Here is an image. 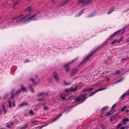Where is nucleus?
<instances>
[{"label":"nucleus","mask_w":129,"mask_h":129,"mask_svg":"<svg viewBox=\"0 0 129 129\" xmlns=\"http://www.w3.org/2000/svg\"><path fill=\"white\" fill-rule=\"evenodd\" d=\"M37 14H36L29 16L24 20L23 22V23L25 24L31 21L37 20L38 19L37 16Z\"/></svg>","instance_id":"f257e3e1"},{"label":"nucleus","mask_w":129,"mask_h":129,"mask_svg":"<svg viewBox=\"0 0 129 129\" xmlns=\"http://www.w3.org/2000/svg\"><path fill=\"white\" fill-rule=\"evenodd\" d=\"M87 95V94H84L79 95L78 97L75 99V102H80L79 103L83 102L87 99L86 97Z\"/></svg>","instance_id":"f03ea898"},{"label":"nucleus","mask_w":129,"mask_h":129,"mask_svg":"<svg viewBox=\"0 0 129 129\" xmlns=\"http://www.w3.org/2000/svg\"><path fill=\"white\" fill-rule=\"evenodd\" d=\"M98 48H95L91 52V53L87 56L86 58L83 60L80 64H83L87 61L93 55L94 53H95L97 51Z\"/></svg>","instance_id":"7ed1b4c3"},{"label":"nucleus","mask_w":129,"mask_h":129,"mask_svg":"<svg viewBox=\"0 0 129 129\" xmlns=\"http://www.w3.org/2000/svg\"><path fill=\"white\" fill-rule=\"evenodd\" d=\"M29 15L24 16L23 15H21L18 17H15L13 19V20H16V22L18 23L20 21L23 20L24 19L26 18Z\"/></svg>","instance_id":"20e7f679"},{"label":"nucleus","mask_w":129,"mask_h":129,"mask_svg":"<svg viewBox=\"0 0 129 129\" xmlns=\"http://www.w3.org/2000/svg\"><path fill=\"white\" fill-rule=\"evenodd\" d=\"M92 0H79L77 3L78 4L80 3H82L83 4H89L91 2Z\"/></svg>","instance_id":"39448f33"},{"label":"nucleus","mask_w":129,"mask_h":129,"mask_svg":"<svg viewBox=\"0 0 129 129\" xmlns=\"http://www.w3.org/2000/svg\"><path fill=\"white\" fill-rule=\"evenodd\" d=\"M125 27H124L123 28L121 29L120 30H118L117 31L115 32L112 35L110 36L109 38V39L110 40L112 39L113 37L115 36V35H116L118 34H119L122 30H123L125 29Z\"/></svg>","instance_id":"423d86ee"},{"label":"nucleus","mask_w":129,"mask_h":129,"mask_svg":"<svg viewBox=\"0 0 129 129\" xmlns=\"http://www.w3.org/2000/svg\"><path fill=\"white\" fill-rule=\"evenodd\" d=\"M49 94L48 93L43 92L42 93H40L37 95V96L38 97L44 96Z\"/></svg>","instance_id":"0eeeda50"},{"label":"nucleus","mask_w":129,"mask_h":129,"mask_svg":"<svg viewBox=\"0 0 129 129\" xmlns=\"http://www.w3.org/2000/svg\"><path fill=\"white\" fill-rule=\"evenodd\" d=\"M78 70L77 68H74L71 71V73L72 75H74L77 73Z\"/></svg>","instance_id":"6e6552de"},{"label":"nucleus","mask_w":129,"mask_h":129,"mask_svg":"<svg viewBox=\"0 0 129 129\" xmlns=\"http://www.w3.org/2000/svg\"><path fill=\"white\" fill-rule=\"evenodd\" d=\"M85 9H83L79 13L76 14L75 15V17H78L80 16L81 15L83 14L84 13V11Z\"/></svg>","instance_id":"1a4fd4ad"},{"label":"nucleus","mask_w":129,"mask_h":129,"mask_svg":"<svg viewBox=\"0 0 129 129\" xmlns=\"http://www.w3.org/2000/svg\"><path fill=\"white\" fill-rule=\"evenodd\" d=\"M53 75L55 80L57 81H58L59 80V79L57 76V73L56 72H53Z\"/></svg>","instance_id":"9d476101"},{"label":"nucleus","mask_w":129,"mask_h":129,"mask_svg":"<svg viewBox=\"0 0 129 129\" xmlns=\"http://www.w3.org/2000/svg\"><path fill=\"white\" fill-rule=\"evenodd\" d=\"M76 60V59H74V60H72L70 62L65 64L64 66V67H68V66L70 65L71 64H72L73 62H74Z\"/></svg>","instance_id":"9b49d317"},{"label":"nucleus","mask_w":129,"mask_h":129,"mask_svg":"<svg viewBox=\"0 0 129 129\" xmlns=\"http://www.w3.org/2000/svg\"><path fill=\"white\" fill-rule=\"evenodd\" d=\"M28 105V103L26 102H23L18 105V106L20 107L23 106H26Z\"/></svg>","instance_id":"f8f14e48"},{"label":"nucleus","mask_w":129,"mask_h":129,"mask_svg":"<svg viewBox=\"0 0 129 129\" xmlns=\"http://www.w3.org/2000/svg\"><path fill=\"white\" fill-rule=\"evenodd\" d=\"M129 92L128 91L127 92L123 93V94L120 97V99H121L124 98L126 95H129V94H128Z\"/></svg>","instance_id":"ddd939ff"},{"label":"nucleus","mask_w":129,"mask_h":129,"mask_svg":"<svg viewBox=\"0 0 129 129\" xmlns=\"http://www.w3.org/2000/svg\"><path fill=\"white\" fill-rule=\"evenodd\" d=\"M117 117V115L116 114H115L111 117L110 119V120L111 121H114L116 118Z\"/></svg>","instance_id":"4468645a"},{"label":"nucleus","mask_w":129,"mask_h":129,"mask_svg":"<svg viewBox=\"0 0 129 129\" xmlns=\"http://www.w3.org/2000/svg\"><path fill=\"white\" fill-rule=\"evenodd\" d=\"M129 121V119L127 118H125L124 119L122 120L123 124L124 125L126 124V122H128Z\"/></svg>","instance_id":"2eb2a0df"},{"label":"nucleus","mask_w":129,"mask_h":129,"mask_svg":"<svg viewBox=\"0 0 129 129\" xmlns=\"http://www.w3.org/2000/svg\"><path fill=\"white\" fill-rule=\"evenodd\" d=\"M108 39H107L105 42L102 43L101 44V46L102 47L103 46L106 45L108 43Z\"/></svg>","instance_id":"dca6fc26"},{"label":"nucleus","mask_w":129,"mask_h":129,"mask_svg":"<svg viewBox=\"0 0 129 129\" xmlns=\"http://www.w3.org/2000/svg\"><path fill=\"white\" fill-rule=\"evenodd\" d=\"M28 126V124L27 123L25 124L23 126L20 128L19 129H25Z\"/></svg>","instance_id":"f3484780"},{"label":"nucleus","mask_w":129,"mask_h":129,"mask_svg":"<svg viewBox=\"0 0 129 129\" xmlns=\"http://www.w3.org/2000/svg\"><path fill=\"white\" fill-rule=\"evenodd\" d=\"M96 14L95 13H92L91 14L89 15H88L87 17V18H89L90 17H92L94 16Z\"/></svg>","instance_id":"a211bd4d"},{"label":"nucleus","mask_w":129,"mask_h":129,"mask_svg":"<svg viewBox=\"0 0 129 129\" xmlns=\"http://www.w3.org/2000/svg\"><path fill=\"white\" fill-rule=\"evenodd\" d=\"M21 90H22L24 92H26L27 91V89L22 85H21Z\"/></svg>","instance_id":"6ab92c4d"},{"label":"nucleus","mask_w":129,"mask_h":129,"mask_svg":"<svg viewBox=\"0 0 129 129\" xmlns=\"http://www.w3.org/2000/svg\"><path fill=\"white\" fill-rule=\"evenodd\" d=\"M29 87L30 91L34 93V89L32 88L31 85H29Z\"/></svg>","instance_id":"aec40b11"},{"label":"nucleus","mask_w":129,"mask_h":129,"mask_svg":"<svg viewBox=\"0 0 129 129\" xmlns=\"http://www.w3.org/2000/svg\"><path fill=\"white\" fill-rule=\"evenodd\" d=\"M2 109L3 110L4 112V113L5 114H6L7 112V111L6 110L5 108V106L4 105H3L2 107Z\"/></svg>","instance_id":"412c9836"},{"label":"nucleus","mask_w":129,"mask_h":129,"mask_svg":"<svg viewBox=\"0 0 129 129\" xmlns=\"http://www.w3.org/2000/svg\"><path fill=\"white\" fill-rule=\"evenodd\" d=\"M123 78H122L120 79H119V80H117L116 82H115L113 84H116L118 83H119L120 82L122 81V80H123Z\"/></svg>","instance_id":"4be33fe9"},{"label":"nucleus","mask_w":129,"mask_h":129,"mask_svg":"<svg viewBox=\"0 0 129 129\" xmlns=\"http://www.w3.org/2000/svg\"><path fill=\"white\" fill-rule=\"evenodd\" d=\"M21 92V89H19V90L17 91L15 93L14 95H19Z\"/></svg>","instance_id":"5701e85b"},{"label":"nucleus","mask_w":129,"mask_h":129,"mask_svg":"<svg viewBox=\"0 0 129 129\" xmlns=\"http://www.w3.org/2000/svg\"><path fill=\"white\" fill-rule=\"evenodd\" d=\"M106 89V88H105V87L100 88H99V89H97L96 90H95V91L96 92H97L98 91H101L103 90H104L105 89Z\"/></svg>","instance_id":"b1692460"},{"label":"nucleus","mask_w":129,"mask_h":129,"mask_svg":"<svg viewBox=\"0 0 129 129\" xmlns=\"http://www.w3.org/2000/svg\"><path fill=\"white\" fill-rule=\"evenodd\" d=\"M123 37H121L118 40L117 43H119L121 42L123 40Z\"/></svg>","instance_id":"393cba45"},{"label":"nucleus","mask_w":129,"mask_h":129,"mask_svg":"<svg viewBox=\"0 0 129 129\" xmlns=\"http://www.w3.org/2000/svg\"><path fill=\"white\" fill-rule=\"evenodd\" d=\"M29 80L30 81H32L33 83L35 85L37 84V82L35 81V80L33 79L30 78Z\"/></svg>","instance_id":"a878e982"},{"label":"nucleus","mask_w":129,"mask_h":129,"mask_svg":"<svg viewBox=\"0 0 129 129\" xmlns=\"http://www.w3.org/2000/svg\"><path fill=\"white\" fill-rule=\"evenodd\" d=\"M96 93V91L95 90L94 92H91L89 94V97L92 96L95 94Z\"/></svg>","instance_id":"bb28decb"},{"label":"nucleus","mask_w":129,"mask_h":129,"mask_svg":"<svg viewBox=\"0 0 129 129\" xmlns=\"http://www.w3.org/2000/svg\"><path fill=\"white\" fill-rule=\"evenodd\" d=\"M114 9H111L109 10L108 12L107 13V14L108 15H109L111 14L113 11Z\"/></svg>","instance_id":"cd10ccee"},{"label":"nucleus","mask_w":129,"mask_h":129,"mask_svg":"<svg viewBox=\"0 0 129 129\" xmlns=\"http://www.w3.org/2000/svg\"><path fill=\"white\" fill-rule=\"evenodd\" d=\"M109 108L108 106H106L104 107L102 109V111H104L108 109Z\"/></svg>","instance_id":"c85d7f7f"},{"label":"nucleus","mask_w":129,"mask_h":129,"mask_svg":"<svg viewBox=\"0 0 129 129\" xmlns=\"http://www.w3.org/2000/svg\"><path fill=\"white\" fill-rule=\"evenodd\" d=\"M15 3L14 4L13 6V7L14 8H15V6L16 5L18 4L19 3V0H15Z\"/></svg>","instance_id":"c756f323"},{"label":"nucleus","mask_w":129,"mask_h":129,"mask_svg":"<svg viewBox=\"0 0 129 129\" xmlns=\"http://www.w3.org/2000/svg\"><path fill=\"white\" fill-rule=\"evenodd\" d=\"M24 11H28L29 12H31L32 11L30 7H29L27 8V9Z\"/></svg>","instance_id":"7c9ffc66"},{"label":"nucleus","mask_w":129,"mask_h":129,"mask_svg":"<svg viewBox=\"0 0 129 129\" xmlns=\"http://www.w3.org/2000/svg\"><path fill=\"white\" fill-rule=\"evenodd\" d=\"M62 114H61V115H60V116H59L57 117H56V118H55V119H54L52 121H51V122L50 123H52V122H54V121H55L57 119H58L62 115Z\"/></svg>","instance_id":"2f4dec72"},{"label":"nucleus","mask_w":129,"mask_h":129,"mask_svg":"<svg viewBox=\"0 0 129 129\" xmlns=\"http://www.w3.org/2000/svg\"><path fill=\"white\" fill-rule=\"evenodd\" d=\"M118 42V40H114L113 42H112L111 43V45L114 44L116 43H117Z\"/></svg>","instance_id":"473e14b6"},{"label":"nucleus","mask_w":129,"mask_h":129,"mask_svg":"<svg viewBox=\"0 0 129 129\" xmlns=\"http://www.w3.org/2000/svg\"><path fill=\"white\" fill-rule=\"evenodd\" d=\"M116 106V104L115 103L112 107L111 109L112 110H113L115 108Z\"/></svg>","instance_id":"72a5a7b5"},{"label":"nucleus","mask_w":129,"mask_h":129,"mask_svg":"<svg viewBox=\"0 0 129 129\" xmlns=\"http://www.w3.org/2000/svg\"><path fill=\"white\" fill-rule=\"evenodd\" d=\"M42 105L44 107V109L45 110H46L47 109V107L45 106L44 104L43 103L42 104Z\"/></svg>","instance_id":"f704fd0d"},{"label":"nucleus","mask_w":129,"mask_h":129,"mask_svg":"<svg viewBox=\"0 0 129 129\" xmlns=\"http://www.w3.org/2000/svg\"><path fill=\"white\" fill-rule=\"evenodd\" d=\"M93 89V88H88V91L90 92L92 91Z\"/></svg>","instance_id":"c9c22d12"},{"label":"nucleus","mask_w":129,"mask_h":129,"mask_svg":"<svg viewBox=\"0 0 129 129\" xmlns=\"http://www.w3.org/2000/svg\"><path fill=\"white\" fill-rule=\"evenodd\" d=\"M30 61V60L28 59H26L24 61V63H27L28 62Z\"/></svg>","instance_id":"e433bc0d"},{"label":"nucleus","mask_w":129,"mask_h":129,"mask_svg":"<svg viewBox=\"0 0 129 129\" xmlns=\"http://www.w3.org/2000/svg\"><path fill=\"white\" fill-rule=\"evenodd\" d=\"M48 124L46 125H42L40 126V127L38 128V129H41V128H42L43 127H44L46 126Z\"/></svg>","instance_id":"4c0bfd02"},{"label":"nucleus","mask_w":129,"mask_h":129,"mask_svg":"<svg viewBox=\"0 0 129 129\" xmlns=\"http://www.w3.org/2000/svg\"><path fill=\"white\" fill-rule=\"evenodd\" d=\"M126 107V106H124L121 109V111L122 112H123L124 110V109Z\"/></svg>","instance_id":"58836bf2"},{"label":"nucleus","mask_w":129,"mask_h":129,"mask_svg":"<svg viewBox=\"0 0 129 129\" xmlns=\"http://www.w3.org/2000/svg\"><path fill=\"white\" fill-rule=\"evenodd\" d=\"M77 88L76 87L74 88L71 89H70V90L71 91H76L77 90Z\"/></svg>","instance_id":"ea45409f"},{"label":"nucleus","mask_w":129,"mask_h":129,"mask_svg":"<svg viewBox=\"0 0 129 129\" xmlns=\"http://www.w3.org/2000/svg\"><path fill=\"white\" fill-rule=\"evenodd\" d=\"M122 125V124L121 123H119L117 125V127L118 128H119Z\"/></svg>","instance_id":"a19ab883"},{"label":"nucleus","mask_w":129,"mask_h":129,"mask_svg":"<svg viewBox=\"0 0 129 129\" xmlns=\"http://www.w3.org/2000/svg\"><path fill=\"white\" fill-rule=\"evenodd\" d=\"M88 91V88H86L83 89V92H86Z\"/></svg>","instance_id":"79ce46f5"},{"label":"nucleus","mask_w":129,"mask_h":129,"mask_svg":"<svg viewBox=\"0 0 129 129\" xmlns=\"http://www.w3.org/2000/svg\"><path fill=\"white\" fill-rule=\"evenodd\" d=\"M9 103V107L10 108H11L12 107V106H11V102L10 101H8Z\"/></svg>","instance_id":"37998d69"},{"label":"nucleus","mask_w":129,"mask_h":129,"mask_svg":"<svg viewBox=\"0 0 129 129\" xmlns=\"http://www.w3.org/2000/svg\"><path fill=\"white\" fill-rule=\"evenodd\" d=\"M111 115V113H110L108 112L106 114L105 116H110Z\"/></svg>","instance_id":"c03bdc74"},{"label":"nucleus","mask_w":129,"mask_h":129,"mask_svg":"<svg viewBox=\"0 0 129 129\" xmlns=\"http://www.w3.org/2000/svg\"><path fill=\"white\" fill-rule=\"evenodd\" d=\"M29 113L31 114L32 115H33L34 114V113H33V110H30V111H29Z\"/></svg>","instance_id":"a18cd8bd"},{"label":"nucleus","mask_w":129,"mask_h":129,"mask_svg":"<svg viewBox=\"0 0 129 129\" xmlns=\"http://www.w3.org/2000/svg\"><path fill=\"white\" fill-rule=\"evenodd\" d=\"M69 1V0H67V1H64V2H63V4H62V5H63L64 4H66Z\"/></svg>","instance_id":"49530a36"},{"label":"nucleus","mask_w":129,"mask_h":129,"mask_svg":"<svg viewBox=\"0 0 129 129\" xmlns=\"http://www.w3.org/2000/svg\"><path fill=\"white\" fill-rule=\"evenodd\" d=\"M66 70V71H68L69 70V67H65Z\"/></svg>","instance_id":"de8ad7c7"},{"label":"nucleus","mask_w":129,"mask_h":129,"mask_svg":"<svg viewBox=\"0 0 129 129\" xmlns=\"http://www.w3.org/2000/svg\"><path fill=\"white\" fill-rule=\"evenodd\" d=\"M12 106L13 107H14L15 106V102L14 101H13L12 102Z\"/></svg>","instance_id":"09e8293b"},{"label":"nucleus","mask_w":129,"mask_h":129,"mask_svg":"<svg viewBox=\"0 0 129 129\" xmlns=\"http://www.w3.org/2000/svg\"><path fill=\"white\" fill-rule=\"evenodd\" d=\"M38 122V121L37 120H35V121H33L32 122H31V123H32V124H34V123H36L37 122Z\"/></svg>","instance_id":"8fccbe9b"},{"label":"nucleus","mask_w":129,"mask_h":129,"mask_svg":"<svg viewBox=\"0 0 129 129\" xmlns=\"http://www.w3.org/2000/svg\"><path fill=\"white\" fill-rule=\"evenodd\" d=\"M7 127H8V128H12V127L11 125L9 124H8L7 125Z\"/></svg>","instance_id":"3c124183"},{"label":"nucleus","mask_w":129,"mask_h":129,"mask_svg":"<svg viewBox=\"0 0 129 129\" xmlns=\"http://www.w3.org/2000/svg\"><path fill=\"white\" fill-rule=\"evenodd\" d=\"M43 100V99H38L37 101L39 102H41Z\"/></svg>","instance_id":"603ef678"},{"label":"nucleus","mask_w":129,"mask_h":129,"mask_svg":"<svg viewBox=\"0 0 129 129\" xmlns=\"http://www.w3.org/2000/svg\"><path fill=\"white\" fill-rule=\"evenodd\" d=\"M10 124L11 126H12V127H13L14 126V123L13 122H11Z\"/></svg>","instance_id":"864d4df0"},{"label":"nucleus","mask_w":129,"mask_h":129,"mask_svg":"<svg viewBox=\"0 0 129 129\" xmlns=\"http://www.w3.org/2000/svg\"><path fill=\"white\" fill-rule=\"evenodd\" d=\"M68 110L66 109L65 111H63V112L62 113H64V112L67 113V112H68Z\"/></svg>","instance_id":"5fc2aeb1"},{"label":"nucleus","mask_w":129,"mask_h":129,"mask_svg":"<svg viewBox=\"0 0 129 129\" xmlns=\"http://www.w3.org/2000/svg\"><path fill=\"white\" fill-rule=\"evenodd\" d=\"M120 71H118L115 73V74H118L120 73Z\"/></svg>","instance_id":"6e6d98bb"},{"label":"nucleus","mask_w":129,"mask_h":129,"mask_svg":"<svg viewBox=\"0 0 129 129\" xmlns=\"http://www.w3.org/2000/svg\"><path fill=\"white\" fill-rule=\"evenodd\" d=\"M125 33V31H123L120 34V35H122L123 34Z\"/></svg>","instance_id":"4d7b16f0"},{"label":"nucleus","mask_w":129,"mask_h":129,"mask_svg":"<svg viewBox=\"0 0 129 129\" xmlns=\"http://www.w3.org/2000/svg\"><path fill=\"white\" fill-rule=\"evenodd\" d=\"M61 98H62V100H66L65 98L64 97H63V96H62L61 97Z\"/></svg>","instance_id":"13d9d810"},{"label":"nucleus","mask_w":129,"mask_h":129,"mask_svg":"<svg viewBox=\"0 0 129 129\" xmlns=\"http://www.w3.org/2000/svg\"><path fill=\"white\" fill-rule=\"evenodd\" d=\"M65 84V85H68V83H67L65 81H64L63 82Z\"/></svg>","instance_id":"bf43d9fd"},{"label":"nucleus","mask_w":129,"mask_h":129,"mask_svg":"<svg viewBox=\"0 0 129 129\" xmlns=\"http://www.w3.org/2000/svg\"><path fill=\"white\" fill-rule=\"evenodd\" d=\"M64 91H65L66 92H68L69 91V90L67 89H64Z\"/></svg>","instance_id":"052dcab7"},{"label":"nucleus","mask_w":129,"mask_h":129,"mask_svg":"<svg viewBox=\"0 0 129 129\" xmlns=\"http://www.w3.org/2000/svg\"><path fill=\"white\" fill-rule=\"evenodd\" d=\"M125 127V129H127L128 128V126H126L125 127Z\"/></svg>","instance_id":"680f3d73"},{"label":"nucleus","mask_w":129,"mask_h":129,"mask_svg":"<svg viewBox=\"0 0 129 129\" xmlns=\"http://www.w3.org/2000/svg\"><path fill=\"white\" fill-rule=\"evenodd\" d=\"M126 59H125V58H124V59H122L121 60V61H124V60H126Z\"/></svg>","instance_id":"e2e57ef3"},{"label":"nucleus","mask_w":129,"mask_h":129,"mask_svg":"<svg viewBox=\"0 0 129 129\" xmlns=\"http://www.w3.org/2000/svg\"><path fill=\"white\" fill-rule=\"evenodd\" d=\"M126 42L127 44H128L129 43V40L127 41Z\"/></svg>","instance_id":"0e129e2a"},{"label":"nucleus","mask_w":129,"mask_h":129,"mask_svg":"<svg viewBox=\"0 0 129 129\" xmlns=\"http://www.w3.org/2000/svg\"><path fill=\"white\" fill-rule=\"evenodd\" d=\"M125 128V127H121V128H120V129H124Z\"/></svg>","instance_id":"69168bd1"},{"label":"nucleus","mask_w":129,"mask_h":129,"mask_svg":"<svg viewBox=\"0 0 129 129\" xmlns=\"http://www.w3.org/2000/svg\"><path fill=\"white\" fill-rule=\"evenodd\" d=\"M11 97L12 98V99H13L14 98V95H12Z\"/></svg>","instance_id":"338daca9"},{"label":"nucleus","mask_w":129,"mask_h":129,"mask_svg":"<svg viewBox=\"0 0 129 129\" xmlns=\"http://www.w3.org/2000/svg\"><path fill=\"white\" fill-rule=\"evenodd\" d=\"M2 112V110H0V114H1Z\"/></svg>","instance_id":"774afa93"}]
</instances>
